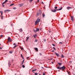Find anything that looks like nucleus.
<instances>
[{
	"instance_id": "f257e3e1",
	"label": "nucleus",
	"mask_w": 75,
	"mask_h": 75,
	"mask_svg": "<svg viewBox=\"0 0 75 75\" xmlns=\"http://www.w3.org/2000/svg\"><path fill=\"white\" fill-rule=\"evenodd\" d=\"M62 9V7H61L60 8L57 9H54V10H52L51 11L53 13H55L57 11H58L59 10H61Z\"/></svg>"
},
{
	"instance_id": "f03ea898",
	"label": "nucleus",
	"mask_w": 75,
	"mask_h": 75,
	"mask_svg": "<svg viewBox=\"0 0 75 75\" xmlns=\"http://www.w3.org/2000/svg\"><path fill=\"white\" fill-rule=\"evenodd\" d=\"M40 21V19H37V20L35 21V25H37V24Z\"/></svg>"
},
{
	"instance_id": "7ed1b4c3",
	"label": "nucleus",
	"mask_w": 75,
	"mask_h": 75,
	"mask_svg": "<svg viewBox=\"0 0 75 75\" xmlns=\"http://www.w3.org/2000/svg\"><path fill=\"white\" fill-rule=\"evenodd\" d=\"M65 67L63 66L62 67H61L60 68V70H61V69H62L63 70H65Z\"/></svg>"
},
{
	"instance_id": "20e7f679",
	"label": "nucleus",
	"mask_w": 75,
	"mask_h": 75,
	"mask_svg": "<svg viewBox=\"0 0 75 75\" xmlns=\"http://www.w3.org/2000/svg\"><path fill=\"white\" fill-rule=\"evenodd\" d=\"M8 37V42H10L12 41V40L11 39V38H9Z\"/></svg>"
},
{
	"instance_id": "39448f33",
	"label": "nucleus",
	"mask_w": 75,
	"mask_h": 75,
	"mask_svg": "<svg viewBox=\"0 0 75 75\" xmlns=\"http://www.w3.org/2000/svg\"><path fill=\"white\" fill-rule=\"evenodd\" d=\"M71 19L72 21V22H74V17L73 16H72L71 17Z\"/></svg>"
},
{
	"instance_id": "423d86ee",
	"label": "nucleus",
	"mask_w": 75,
	"mask_h": 75,
	"mask_svg": "<svg viewBox=\"0 0 75 75\" xmlns=\"http://www.w3.org/2000/svg\"><path fill=\"white\" fill-rule=\"evenodd\" d=\"M56 55L57 56V57H59V54L57 53V52H55Z\"/></svg>"
},
{
	"instance_id": "0eeeda50",
	"label": "nucleus",
	"mask_w": 75,
	"mask_h": 75,
	"mask_svg": "<svg viewBox=\"0 0 75 75\" xmlns=\"http://www.w3.org/2000/svg\"><path fill=\"white\" fill-rule=\"evenodd\" d=\"M67 10H69V9H70V8H72L70 7H67Z\"/></svg>"
},
{
	"instance_id": "6e6552de",
	"label": "nucleus",
	"mask_w": 75,
	"mask_h": 75,
	"mask_svg": "<svg viewBox=\"0 0 75 75\" xmlns=\"http://www.w3.org/2000/svg\"><path fill=\"white\" fill-rule=\"evenodd\" d=\"M23 6V4H19V7H21V6Z\"/></svg>"
},
{
	"instance_id": "1a4fd4ad",
	"label": "nucleus",
	"mask_w": 75,
	"mask_h": 75,
	"mask_svg": "<svg viewBox=\"0 0 75 75\" xmlns=\"http://www.w3.org/2000/svg\"><path fill=\"white\" fill-rule=\"evenodd\" d=\"M58 64L59 65V66H61V64H62V63H58Z\"/></svg>"
},
{
	"instance_id": "9d476101",
	"label": "nucleus",
	"mask_w": 75,
	"mask_h": 75,
	"mask_svg": "<svg viewBox=\"0 0 75 75\" xmlns=\"http://www.w3.org/2000/svg\"><path fill=\"white\" fill-rule=\"evenodd\" d=\"M35 50H36L37 51H38V48H36V47L35 48Z\"/></svg>"
},
{
	"instance_id": "9b49d317",
	"label": "nucleus",
	"mask_w": 75,
	"mask_h": 75,
	"mask_svg": "<svg viewBox=\"0 0 75 75\" xmlns=\"http://www.w3.org/2000/svg\"><path fill=\"white\" fill-rule=\"evenodd\" d=\"M40 31V29L39 28L36 29V31Z\"/></svg>"
},
{
	"instance_id": "f8f14e48",
	"label": "nucleus",
	"mask_w": 75,
	"mask_h": 75,
	"mask_svg": "<svg viewBox=\"0 0 75 75\" xmlns=\"http://www.w3.org/2000/svg\"><path fill=\"white\" fill-rule=\"evenodd\" d=\"M42 17H45V14H44V13H43L42 14Z\"/></svg>"
},
{
	"instance_id": "ddd939ff",
	"label": "nucleus",
	"mask_w": 75,
	"mask_h": 75,
	"mask_svg": "<svg viewBox=\"0 0 75 75\" xmlns=\"http://www.w3.org/2000/svg\"><path fill=\"white\" fill-rule=\"evenodd\" d=\"M37 71V69H35V70H32V72H33V73H34V71Z\"/></svg>"
},
{
	"instance_id": "4468645a",
	"label": "nucleus",
	"mask_w": 75,
	"mask_h": 75,
	"mask_svg": "<svg viewBox=\"0 0 75 75\" xmlns=\"http://www.w3.org/2000/svg\"><path fill=\"white\" fill-rule=\"evenodd\" d=\"M24 60H23L21 64L22 65H23V63H24Z\"/></svg>"
},
{
	"instance_id": "2eb2a0df",
	"label": "nucleus",
	"mask_w": 75,
	"mask_h": 75,
	"mask_svg": "<svg viewBox=\"0 0 75 75\" xmlns=\"http://www.w3.org/2000/svg\"><path fill=\"white\" fill-rule=\"evenodd\" d=\"M4 2L5 3H6L8 2V0H6Z\"/></svg>"
},
{
	"instance_id": "dca6fc26",
	"label": "nucleus",
	"mask_w": 75,
	"mask_h": 75,
	"mask_svg": "<svg viewBox=\"0 0 75 75\" xmlns=\"http://www.w3.org/2000/svg\"><path fill=\"white\" fill-rule=\"evenodd\" d=\"M19 31L21 32H22V31H23V30H22V29L21 28L19 30Z\"/></svg>"
},
{
	"instance_id": "f3484780",
	"label": "nucleus",
	"mask_w": 75,
	"mask_h": 75,
	"mask_svg": "<svg viewBox=\"0 0 75 75\" xmlns=\"http://www.w3.org/2000/svg\"><path fill=\"white\" fill-rule=\"evenodd\" d=\"M61 58H64V56L62 54Z\"/></svg>"
},
{
	"instance_id": "a211bd4d",
	"label": "nucleus",
	"mask_w": 75,
	"mask_h": 75,
	"mask_svg": "<svg viewBox=\"0 0 75 75\" xmlns=\"http://www.w3.org/2000/svg\"><path fill=\"white\" fill-rule=\"evenodd\" d=\"M33 1V0H30L29 1V2H30V3H31V2H32V1Z\"/></svg>"
},
{
	"instance_id": "6ab92c4d",
	"label": "nucleus",
	"mask_w": 75,
	"mask_h": 75,
	"mask_svg": "<svg viewBox=\"0 0 75 75\" xmlns=\"http://www.w3.org/2000/svg\"><path fill=\"white\" fill-rule=\"evenodd\" d=\"M41 13H40V14H39V13H37V16H39V14L40 15H41Z\"/></svg>"
},
{
	"instance_id": "aec40b11",
	"label": "nucleus",
	"mask_w": 75,
	"mask_h": 75,
	"mask_svg": "<svg viewBox=\"0 0 75 75\" xmlns=\"http://www.w3.org/2000/svg\"><path fill=\"white\" fill-rule=\"evenodd\" d=\"M57 69H60V67L58 66V67H57Z\"/></svg>"
},
{
	"instance_id": "412c9836",
	"label": "nucleus",
	"mask_w": 75,
	"mask_h": 75,
	"mask_svg": "<svg viewBox=\"0 0 75 75\" xmlns=\"http://www.w3.org/2000/svg\"><path fill=\"white\" fill-rule=\"evenodd\" d=\"M14 4H10V6H13V5H14Z\"/></svg>"
},
{
	"instance_id": "4be33fe9",
	"label": "nucleus",
	"mask_w": 75,
	"mask_h": 75,
	"mask_svg": "<svg viewBox=\"0 0 75 75\" xmlns=\"http://www.w3.org/2000/svg\"><path fill=\"white\" fill-rule=\"evenodd\" d=\"M29 39V37H28L27 39L26 40V41H28V39Z\"/></svg>"
},
{
	"instance_id": "5701e85b",
	"label": "nucleus",
	"mask_w": 75,
	"mask_h": 75,
	"mask_svg": "<svg viewBox=\"0 0 75 75\" xmlns=\"http://www.w3.org/2000/svg\"><path fill=\"white\" fill-rule=\"evenodd\" d=\"M43 41L44 42H45L46 41V39H43Z\"/></svg>"
},
{
	"instance_id": "b1692460",
	"label": "nucleus",
	"mask_w": 75,
	"mask_h": 75,
	"mask_svg": "<svg viewBox=\"0 0 75 75\" xmlns=\"http://www.w3.org/2000/svg\"><path fill=\"white\" fill-rule=\"evenodd\" d=\"M11 11L10 10H6V11Z\"/></svg>"
},
{
	"instance_id": "393cba45",
	"label": "nucleus",
	"mask_w": 75,
	"mask_h": 75,
	"mask_svg": "<svg viewBox=\"0 0 75 75\" xmlns=\"http://www.w3.org/2000/svg\"><path fill=\"white\" fill-rule=\"evenodd\" d=\"M13 9L14 10L15 9H16V8L15 7H14L13 8Z\"/></svg>"
},
{
	"instance_id": "a878e982",
	"label": "nucleus",
	"mask_w": 75,
	"mask_h": 75,
	"mask_svg": "<svg viewBox=\"0 0 75 75\" xmlns=\"http://www.w3.org/2000/svg\"><path fill=\"white\" fill-rule=\"evenodd\" d=\"M1 38H2V37H3V35H1Z\"/></svg>"
},
{
	"instance_id": "bb28decb",
	"label": "nucleus",
	"mask_w": 75,
	"mask_h": 75,
	"mask_svg": "<svg viewBox=\"0 0 75 75\" xmlns=\"http://www.w3.org/2000/svg\"><path fill=\"white\" fill-rule=\"evenodd\" d=\"M59 44H62V42H59Z\"/></svg>"
},
{
	"instance_id": "cd10ccee",
	"label": "nucleus",
	"mask_w": 75,
	"mask_h": 75,
	"mask_svg": "<svg viewBox=\"0 0 75 75\" xmlns=\"http://www.w3.org/2000/svg\"><path fill=\"white\" fill-rule=\"evenodd\" d=\"M3 14V11H2V12H1V15H2Z\"/></svg>"
},
{
	"instance_id": "c85d7f7f",
	"label": "nucleus",
	"mask_w": 75,
	"mask_h": 75,
	"mask_svg": "<svg viewBox=\"0 0 75 75\" xmlns=\"http://www.w3.org/2000/svg\"><path fill=\"white\" fill-rule=\"evenodd\" d=\"M54 8H55V9H57V6L55 7H54Z\"/></svg>"
},
{
	"instance_id": "c756f323",
	"label": "nucleus",
	"mask_w": 75,
	"mask_h": 75,
	"mask_svg": "<svg viewBox=\"0 0 75 75\" xmlns=\"http://www.w3.org/2000/svg\"><path fill=\"white\" fill-rule=\"evenodd\" d=\"M52 45L53 46H54V47H55V45L53 44H52Z\"/></svg>"
},
{
	"instance_id": "7c9ffc66",
	"label": "nucleus",
	"mask_w": 75,
	"mask_h": 75,
	"mask_svg": "<svg viewBox=\"0 0 75 75\" xmlns=\"http://www.w3.org/2000/svg\"><path fill=\"white\" fill-rule=\"evenodd\" d=\"M33 37H34L35 38H36V36L35 35H33Z\"/></svg>"
},
{
	"instance_id": "2f4dec72",
	"label": "nucleus",
	"mask_w": 75,
	"mask_h": 75,
	"mask_svg": "<svg viewBox=\"0 0 75 75\" xmlns=\"http://www.w3.org/2000/svg\"><path fill=\"white\" fill-rule=\"evenodd\" d=\"M22 67H23V68H24L25 67V66H24V65H23V66H22Z\"/></svg>"
},
{
	"instance_id": "473e14b6",
	"label": "nucleus",
	"mask_w": 75,
	"mask_h": 75,
	"mask_svg": "<svg viewBox=\"0 0 75 75\" xmlns=\"http://www.w3.org/2000/svg\"><path fill=\"white\" fill-rule=\"evenodd\" d=\"M72 62V61H70V62H69V64H71Z\"/></svg>"
},
{
	"instance_id": "72a5a7b5",
	"label": "nucleus",
	"mask_w": 75,
	"mask_h": 75,
	"mask_svg": "<svg viewBox=\"0 0 75 75\" xmlns=\"http://www.w3.org/2000/svg\"><path fill=\"white\" fill-rule=\"evenodd\" d=\"M27 59H29V57H27Z\"/></svg>"
},
{
	"instance_id": "f704fd0d",
	"label": "nucleus",
	"mask_w": 75,
	"mask_h": 75,
	"mask_svg": "<svg viewBox=\"0 0 75 75\" xmlns=\"http://www.w3.org/2000/svg\"><path fill=\"white\" fill-rule=\"evenodd\" d=\"M53 48L54 50H56L55 48L54 47H53Z\"/></svg>"
},
{
	"instance_id": "c9c22d12",
	"label": "nucleus",
	"mask_w": 75,
	"mask_h": 75,
	"mask_svg": "<svg viewBox=\"0 0 75 75\" xmlns=\"http://www.w3.org/2000/svg\"><path fill=\"white\" fill-rule=\"evenodd\" d=\"M6 4V3H5V2H4L3 4H2V5H3V4Z\"/></svg>"
},
{
	"instance_id": "e433bc0d",
	"label": "nucleus",
	"mask_w": 75,
	"mask_h": 75,
	"mask_svg": "<svg viewBox=\"0 0 75 75\" xmlns=\"http://www.w3.org/2000/svg\"><path fill=\"white\" fill-rule=\"evenodd\" d=\"M35 75H37V73H35Z\"/></svg>"
},
{
	"instance_id": "4c0bfd02",
	"label": "nucleus",
	"mask_w": 75,
	"mask_h": 75,
	"mask_svg": "<svg viewBox=\"0 0 75 75\" xmlns=\"http://www.w3.org/2000/svg\"><path fill=\"white\" fill-rule=\"evenodd\" d=\"M21 50H24V48L22 47L21 48Z\"/></svg>"
},
{
	"instance_id": "58836bf2",
	"label": "nucleus",
	"mask_w": 75,
	"mask_h": 75,
	"mask_svg": "<svg viewBox=\"0 0 75 75\" xmlns=\"http://www.w3.org/2000/svg\"><path fill=\"white\" fill-rule=\"evenodd\" d=\"M37 41H37V40H35V42H37Z\"/></svg>"
},
{
	"instance_id": "ea45409f",
	"label": "nucleus",
	"mask_w": 75,
	"mask_h": 75,
	"mask_svg": "<svg viewBox=\"0 0 75 75\" xmlns=\"http://www.w3.org/2000/svg\"><path fill=\"white\" fill-rule=\"evenodd\" d=\"M39 55H42V54H41V53H40L39 54Z\"/></svg>"
},
{
	"instance_id": "a19ab883",
	"label": "nucleus",
	"mask_w": 75,
	"mask_h": 75,
	"mask_svg": "<svg viewBox=\"0 0 75 75\" xmlns=\"http://www.w3.org/2000/svg\"><path fill=\"white\" fill-rule=\"evenodd\" d=\"M10 65H11L10 64L8 63V65H9V67H10Z\"/></svg>"
},
{
	"instance_id": "79ce46f5",
	"label": "nucleus",
	"mask_w": 75,
	"mask_h": 75,
	"mask_svg": "<svg viewBox=\"0 0 75 75\" xmlns=\"http://www.w3.org/2000/svg\"><path fill=\"white\" fill-rule=\"evenodd\" d=\"M34 32H35V33H36V32H37V30H34Z\"/></svg>"
},
{
	"instance_id": "37998d69",
	"label": "nucleus",
	"mask_w": 75,
	"mask_h": 75,
	"mask_svg": "<svg viewBox=\"0 0 75 75\" xmlns=\"http://www.w3.org/2000/svg\"><path fill=\"white\" fill-rule=\"evenodd\" d=\"M21 57H23V55H22V54H21Z\"/></svg>"
},
{
	"instance_id": "c03bdc74",
	"label": "nucleus",
	"mask_w": 75,
	"mask_h": 75,
	"mask_svg": "<svg viewBox=\"0 0 75 75\" xmlns=\"http://www.w3.org/2000/svg\"><path fill=\"white\" fill-rule=\"evenodd\" d=\"M16 47H17V46H14L13 48H16Z\"/></svg>"
},
{
	"instance_id": "a18cd8bd",
	"label": "nucleus",
	"mask_w": 75,
	"mask_h": 75,
	"mask_svg": "<svg viewBox=\"0 0 75 75\" xmlns=\"http://www.w3.org/2000/svg\"><path fill=\"white\" fill-rule=\"evenodd\" d=\"M7 11V10L4 11V12H6Z\"/></svg>"
},
{
	"instance_id": "49530a36",
	"label": "nucleus",
	"mask_w": 75,
	"mask_h": 75,
	"mask_svg": "<svg viewBox=\"0 0 75 75\" xmlns=\"http://www.w3.org/2000/svg\"><path fill=\"white\" fill-rule=\"evenodd\" d=\"M9 52H10V53H12V51H10Z\"/></svg>"
},
{
	"instance_id": "de8ad7c7",
	"label": "nucleus",
	"mask_w": 75,
	"mask_h": 75,
	"mask_svg": "<svg viewBox=\"0 0 75 75\" xmlns=\"http://www.w3.org/2000/svg\"><path fill=\"white\" fill-rule=\"evenodd\" d=\"M43 75H45V73H43Z\"/></svg>"
},
{
	"instance_id": "09e8293b",
	"label": "nucleus",
	"mask_w": 75,
	"mask_h": 75,
	"mask_svg": "<svg viewBox=\"0 0 75 75\" xmlns=\"http://www.w3.org/2000/svg\"><path fill=\"white\" fill-rule=\"evenodd\" d=\"M38 2H39V0H38Z\"/></svg>"
},
{
	"instance_id": "8fccbe9b",
	"label": "nucleus",
	"mask_w": 75,
	"mask_h": 75,
	"mask_svg": "<svg viewBox=\"0 0 75 75\" xmlns=\"http://www.w3.org/2000/svg\"><path fill=\"white\" fill-rule=\"evenodd\" d=\"M42 4H44V3H43V2H42Z\"/></svg>"
},
{
	"instance_id": "3c124183",
	"label": "nucleus",
	"mask_w": 75,
	"mask_h": 75,
	"mask_svg": "<svg viewBox=\"0 0 75 75\" xmlns=\"http://www.w3.org/2000/svg\"><path fill=\"white\" fill-rule=\"evenodd\" d=\"M15 44H16V43H13V45H15Z\"/></svg>"
},
{
	"instance_id": "603ef678",
	"label": "nucleus",
	"mask_w": 75,
	"mask_h": 75,
	"mask_svg": "<svg viewBox=\"0 0 75 75\" xmlns=\"http://www.w3.org/2000/svg\"><path fill=\"white\" fill-rule=\"evenodd\" d=\"M35 35V36L36 37V36H37V35Z\"/></svg>"
},
{
	"instance_id": "864d4df0",
	"label": "nucleus",
	"mask_w": 75,
	"mask_h": 75,
	"mask_svg": "<svg viewBox=\"0 0 75 75\" xmlns=\"http://www.w3.org/2000/svg\"><path fill=\"white\" fill-rule=\"evenodd\" d=\"M2 6H3V7H4V5H2Z\"/></svg>"
},
{
	"instance_id": "5fc2aeb1",
	"label": "nucleus",
	"mask_w": 75,
	"mask_h": 75,
	"mask_svg": "<svg viewBox=\"0 0 75 75\" xmlns=\"http://www.w3.org/2000/svg\"><path fill=\"white\" fill-rule=\"evenodd\" d=\"M52 64H54V62H52Z\"/></svg>"
},
{
	"instance_id": "6e6d98bb",
	"label": "nucleus",
	"mask_w": 75,
	"mask_h": 75,
	"mask_svg": "<svg viewBox=\"0 0 75 75\" xmlns=\"http://www.w3.org/2000/svg\"><path fill=\"white\" fill-rule=\"evenodd\" d=\"M1 17H3V16L1 15Z\"/></svg>"
},
{
	"instance_id": "4d7b16f0",
	"label": "nucleus",
	"mask_w": 75,
	"mask_h": 75,
	"mask_svg": "<svg viewBox=\"0 0 75 75\" xmlns=\"http://www.w3.org/2000/svg\"><path fill=\"white\" fill-rule=\"evenodd\" d=\"M41 68H42L43 69H44V68H43V67H41Z\"/></svg>"
},
{
	"instance_id": "13d9d810",
	"label": "nucleus",
	"mask_w": 75,
	"mask_h": 75,
	"mask_svg": "<svg viewBox=\"0 0 75 75\" xmlns=\"http://www.w3.org/2000/svg\"><path fill=\"white\" fill-rule=\"evenodd\" d=\"M0 49H2V48L0 47Z\"/></svg>"
},
{
	"instance_id": "bf43d9fd",
	"label": "nucleus",
	"mask_w": 75,
	"mask_h": 75,
	"mask_svg": "<svg viewBox=\"0 0 75 75\" xmlns=\"http://www.w3.org/2000/svg\"><path fill=\"white\" fill-rule=\"evenodd\" d=\"M3 17H1V19H3Z\"/></svg>"
},
{
	"instance_id": "052dcab7",
	"label": "nucleus",
	"mask_w": 75,
	"mask_h": 75,
	"mask_svg": "<svg viewBox=\"0 0 75 75\" xmlns=\"http://www.w3.org/2000/svg\"><path fill=\"white\" fill-rule=\"evenodd\" d=\"M49 59L50 60V59Z\"/></svg>"
},
{
	"instance_id": "680f3d73",
	"label": "nucleus",
	"mask_w": 75,
	"mask_h": 75,
	"mask_svg": "<svg viewBox=\"0 0 75 75\" xmlns=\"http://www.w3.org/2000/svg\"><path fill=\"white\" fill-rule=\"evenodd\" d=\"M52 52H54V51H52Z\"/></svg>"
},
{
	"instance_id": "e2e57ef3",
	"label": "nucleus",
	"mask_w": 75,
	"mask_h": 75,
	"mask_svg": "<svg viewBox=\"0 0 75 75\" xmlns=\"http://www.w3.org/2000/svg\"><path fill=\"white\" fill-rule=\"evenodd\" d=\"M2 12V11H0V13H1V12Z\"/></svg>"
},
{
	"instance_id": "0e129e2a",
	"label": "nucleus",
	"mask_w": 75,
	"mask_h": 75,
	"mask_svg": "<svg viewBox=\"0 0 75 75\" xmlns=\"http://www.w3.org/2000/svg\"><path fill=\"white\" fill-rule=\"evenodd\" d=\"M22 58H23V59H24V57H22Z\"/></svg>"
},
{
	"instance_id": "69168bd1",
	"label": "nucleus",
	"mask_w": 75,
	"mask_h": 75,
	"mask_svg": "<svg viewBox=\"0 0 75 75\" xmlns=\"http://www.w3.org/2000/svg\"><path fill=\"white\" fill-rule=\"evenodd\" d=\"M58 71H59V72L60 71V70H58Z\"/></svg>"
},
{
	"instance_id": "338daca9",
	"label": "nucleus",
	"mask_w": 75,
	"mask_h": 75,
	"mask_svg": "<svg viewBox=\"0 0 75 75\" xmlns=\"http://www.w3.org/2000/svg\"><path fill=\"white\" fill-rule=\"evenodd\" d=\"M39 75H41L40 74H39Z\"/></svg>"
},
{
	"instance_id": "774afa93",
	"label": "nucleus",
	"mask_w": 75,
	"mask_h": 75,
	"mask_svg": "<svg viewBox=\"0 0 75 75\" xmlns=\"http://www.w3.org/2000/svg\"><path fill=\"white\" fill-rule=\"evenodd\" d=\"M15 75H16V74H15Z\"/></svg>"
}]
</instances>
